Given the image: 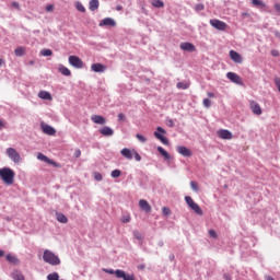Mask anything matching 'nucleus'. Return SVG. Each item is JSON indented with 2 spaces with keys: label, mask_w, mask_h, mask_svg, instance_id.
<instances>
[{
  "label": "nucleus",
  "mask_w": 280,
  "mask_h": 280,
  "mask_svg": "<svg viewBox=\"0 0 280 280\" xmlns=\"http://www.w3.org/2000/svg\"><path fill=\"white\" fill-rule=\"evenodd\" d=\"M15 173L10 167L0 168V178L3 180L4 185H14Z\"/></svg>",
  "instance_id": "f257e3e1"
},
{
  "label": "nucleus",
  "mask_w": 280,
  "mask_h": 280,
  "mask_svg": "<svg viewBox=\"0 0 280 280\" xmlns=\"http://www.w3.org/2000/svg\"><path fill=\"white\" fill-rule=\"evenodd\" d=\"M43 260L50 266H60V258L49 249L44 250Z\"/></svg>",
  "instance_id": "f03ea898"
},
{
  "label": "nucleus",
  "mask_w": 280,
  "mask_h": 280,
  "mask_svg": "<svg viewBox=\"0 0 280 280\" xmlns=\"http://www.w3.org/2000/svg\"><path fill=\"white\" fill-rule=\"evenodd\" d=\"M104 272L107 275H115L117 279H124V280H135L133 275H127L126 271L121 269H117L116 271L113 269H103Z\"/></svg>",
  "instance_id": "7ed1b4c3"
},
{
  "label": "nucleus",
  "mask_w": 280,
  "mask_h": 280,
  "mask_svg": "<svg viewBox=\"0 0 280 280\" xmlns=\"http://www.w3.org/2000/svg\"><path fill=\"white\" fill-rule=\"evenodd\" d=\"M210 25L211 27H214V30H218L219 32H226L229 30V24L218 19L210 20Z\"/></svg>",
  "instance_id": "20e7f679"
},
{
  "label": "nucleus",
  "mask_w": 280,
  "mask_h": 280,
  "mask_svg": "<svg viewBox=\"0 0 280 280\" xmlns=\"http://www.w3.org/2000/svg\"><path fill=\"white\" fill-rule=\"evenodd\" d=\"M186 200V205H188V207L197 213V215H202V209L200 208V206H198V203H196V201H194V199L190 196H186L185 197Z\"/></svg>",
  "instance_id": "39448f33"
},
{
  "label": "nucleus",
  "mask_w": 280,
  "mask_h": 280,
  "mask_svg": "<svg viewBox=\"0 0 280 280\" xmlns=\"http://www.w3.org/2000/svg\"><path fill=\"white\" fill-rule=\"evenodd\" d=\"M7 156L13 161V163H21V154L14 148H8L5 150Z\"/></svg>",
  "instance_id": "423d86ee"
},
{
  "label": "nucleus",
  "mask_w": 280,
  "mask_h": 280,
  "mask_svg": "<svg viewBox=\"0 0 280 280\" xmlns=\"http://www.w3.org/2000/svg\"><path fill=\"white\" fill-rule=\"evenodd\" d=\"M158 131L154 132V137L159 139V141H161V143H163L164 145H170V140H167V138H165V129H163L162 127H158L156 128Z\"/></svg>",
  "instance_id": "0eeeda50"
},
{
  "label": "nucleus",
  "mask_w": 280,
  "mask_h": 280,
  "mask_svg": "<svg viewBox=\"0 0 280 280\" xmlns=\"http://www.w3.org/2000/svg\"><path fill=\"white\" fill-rule=\"evenodd\" d=\"M68 60H69V65H71V67H74L75 69H82V67H84V62L78 56L72 55L69 57Z\"/></svg>",
  "instance_id": "6e6552de"
},
{
  "label": "nucleus",
  "mask_w": 280,
  "mask_h": 280,
  "mask_svg": "<svg viewBox=\"0 0 280 280\" xmlns=\"http://www.w3.org/2000/svg\"><path fill=\"white\" fill-rule=\"evenodd\" d=\"M40 128L44 135H49L50 137H54V135H56V129L45 122L40 124Z\"/></svg>",
  "instance_id": "1a4fd4ad"
},
{
  "label": "nucleus",
  "mask_w": 280,
  "mask_h": 280,
  "mask_svg": "<svg viewBox=\"0 0 280 280\" xmlns=\"http://www.w3.org/2000/svg\"><path fill=\"white\" fill-rule=\"evenodd\" d=\"M100 27H115L117 22H115L112 18H105L103 21L100 22Z\"/></svg>",
  "instance_id": "9d476101"
},
{
  "label": "nucleus",
  "mask_w": 280,
  "mask_h": 280,
  "mask_svg": "<svg viewBox=\"0 0 280 280\" xmlns=\"http://www.w3.org/2000/svg\"><path fill=\"white\" fill-rule=\"evenodd\" d=\"M226 78L228 80H231V82H234L235 84H242V77L235 72H228Z\"/></svg>",
  "instance_id": "9b49d317"
},
{
  "label": "nucleus",
  "mask_w": 280,
  "mask_h": 280,
  "mask_svg": "<svg viewBox=\"0 0 280 280\" xmlns=\"http://www.w3.org/2000/svg\"><path fill=\"white\" fill-rule=\"evenodd\" d=\"M249 108H250L252 113H254V115H261V113H262L261 106L259 105V103H257L255 101H250Z\"/></svg>",
  "instance_id": "f8f14e48"
},
{
  "label": "nucleus",
  "mask_w": 280,
  "mask_h": 280,
  "mask_svg": "<svg viewBox=\"0 0 280 280\" xmlns=\"http://www.w3.org/2000/svg\"><path fill=\"white\" fill-rule=\"evenodd\" d=\"M218 137H220V139H225V140H231L233 139V133L226 129H221L219 131H217Z\"/></svg>",
  "instance_id": "ddd939ff"
},
{
  "label": "nucleus",
  "mask_w": 280,
  "mask_h": 280,
  "mask_svg": "<svg viewBox=\"0 0 280 280\" xmlns=\"http://www.w3.org/2000/svg\"><path fill=\"white\" fill-rule=\"evenodd\" d=\"M230 58L231 60H233V62H236L237 65H242L243 62L242 55H240V52L235 50H230Z\"/></svg>",
  "instance_id": "4468645a"
},
{
  "label": "nucleus",
  "mask_w": 280,
  "mask_h": 280,
  "mask_svg": "<svg viewBox=\"0 0 280 280\" xmlns=\"http://www.w3.org/2000/svg\"><path fill=\"white\" fill-rule=\"evenodd\" d=\"M139 207L142 209V211H145V213H150L152 211V206L145 199H141L139 201Z\"/></svg>",
  "instance_id": "2eb2a0df"
},
{
  "label": "nucleus",
  "mask_w": 280,
  "mask_h": 280,
  "mask_svg": "<svg viewBox=\"0 0 280 280\" xmlns=\"http://www.w3.org/2000/svg\"><path fill=\"white\" fill-rule=\"evenodd\" d=\"M100 133L103 135V137H113L115 135V130L108 126H105L100 129Z\"/></svg>",
  "instance_id": "dca6fc26"
},
{
  "label": "nucleus",
  "mask_w": 280,
  "mask_h": 280,
  "mask_svg": "<svg viewBox=\"0 0 280 280\" xmlns=\"http://www.w3.org/2000/svg\"><path fill=\"white\" fill-rule=\"evenodd\" d=\"M91 69L94 73H104L106 71V66L102 63H94L91 66Z\"/></svg>",
  "instance_id": "f3484780"
},
{
  "label": "nucleus",
  "mask_w": 280,
  "mask_h": 280,
  "mask_svg": "<svg viewBox=\"0 0 280 280\" xmlns=\"http://www.w3.org/2000/svg\"><path fill=\"white\" fill-rule=\"evenodd\" d=\"M177 152L178 154H182V156H186V158H189L192 154L191 150L187 149V147H184V145L177 147Z\"/></svg>",
  "instance_id": "a211bd4d"
},
{
  "label": "nucleus",
  "mask_w": 280,
  "mask_h": 280,
  "mask_svg": "<svg viewBox=\"0 0 280 280\" xmlns=\"http://www.w3.org/2000/svg\"><path fill=\"white\" fill-rule=\"evenodd\" d=\"M179 47L183 51H196V46H194L191 43H182Z\"/></svg>",
  "instance_id": "6ab92c4d"
},
{
  "label": "nucleus",
  "mask_w": 280,
  "mask_h": 280,
  "mask_svg": "<svg viewBox=\"0 0 280 280\" xmlns=\"http://www.w3.org/2000/svg\"><path fill=\"white\" fill-rule=\"evenodd\" d=\"M133 152L135 150H130L128 148H125L120 151V154L125 158L128 159V161H132L133 158Z\"/></svg>",
  "instance_id": "aec40b11"
},
{
  "label": "nucleus",
  "mask_w": 280,
  "mask_h": 280,
  "mask_svg": "<svg viewBox=\"0 0 280 280\" xmlns=\"http://www.w3.org/2000/svg\"><path fill=\"white\" fill-rule=\"evenodd\" d=\"M91 119L93 124H98L101 126H104V124H106V118L100 115H92Z\"/></svg>",
  "instance_id": "412c9836"
},
{
  "label": "nucleus",
  "mask_w": 280,
  "mask_h": 280,
  "mask_svg": "<svg viewBox=\"0 0 280 280\" xmlns=\"http://www.w3.org/2000/svg\"><path fill=\"white\" fill-rule=\"evenodd\" d=\"M98 8H100V0L90 1L89 10H91V12H95V10H97Z\"/></svg>",
  "instance_id": "4be33fe9"
},
{
  "label": "nucleus",
  "mask_w": 280,
  "mask_h": 280,
  "mask_svg": "<svg viewBox=\"0 0 280 280\" xmlns=\"http://www.w3.org/2000/svg\"><path fill=\"white\" fill-rule=\"evenodd\" d=\"M38 97H39L40 100H49V101L52 100L51 94H50L49 92H47V91H40V92L38 93Z\"/></svg>",
  "instance_id": "5701e85b"
},
{
  "label": "nucleus",
  "mask_w": 280,
  "mask_h": 280,
  "mask_svg": "<svg viewBox=\"0 0 280 280\" xmlns=\"http://www.w3.org/2000/svg\"><path fill=\"white\" fill-rule=\"evenodd\" d=\"M59 73H61V75L69 77L71 75V70H69V68L61 65L59 66Z\"/></svg>",
  "instance_id": "b1692460"
},
{
  "label": "nucleus",
  "mask_w": 280,
  "mask_h": 280,
  "mask_svg": "<svg viewBox=\"0 0 280 280\" xmlns=\"http://www.w3.org/2000/svg\"><path fill=\"white\" fill-rule=\"evenodd\" d=\"M158 152H160V154H162V156L166 160L170 161L172 159V156H170V153H167L165 151V149H163V147H158Z\"/></svg>",
  "instance_id": "393cba45"
},
{
  "label": "nucleus",
  "mask_w": 280,
  "mask_h": 280,
  "mask_svg": "<svg viewBox=\"0 0 280 280\" xmlns=\"http://www.w3.org/2000/svg\"><path fill=\"white\" fill-rule=\"evenodd\" d=\"M57 220L61 223V224H67L69 222V219L67 218V215L62 214V213H57L56 214Z\"/></svg>",
  "instance_id": "a878e982"
},
{
  "label": "nucleus",
  "mask_w": 280,
  "mask_h": 280,
  "mask_svg": "<svg viewBox=\"0 0 280 280\" xmlns=\"http://www.w3.org/2000/svg\"><path fill=\"white\" fill-rule=\"evenodd\" d=\"M12 279L14 280H25V276L19 270L13 271Z\"/></svg>",
  "instance_id": "bb28decb"
},
{
  "label": "nucleus",
  "mask_w": 280,
  "mask_h": 280,
  "mask_svg": "<svg viewBox=\"0 0 280 280\" xmlns=\"http://www.w3.org/2000/svg\"><path fill=\"white\" fill-rule=\"evenodd\" d=\"M153 8H165V3L162 0H151Z\"/></svg>",
  "instance_id": "cd10ccee"
},
{
  "label": "nucleus",
  "mask_w": 280,
  "mask_h": 280,
  "mask_svg": "<svg viewBox=\"0 0 280 280\" xmlns=\"http://www.w3.org/2000/svg\"><path fill=\"white\" fill-rule=\"evenodd\" d=\"M5 259H7V261H9V264H19V258H16L13 255L8 254L5 256Z\"/></svg>",
  "instance_id": "c85d7f7f"
},
{
  "label": "nucleus",
  "mask_w": 280,
  "mask_h": 280,
  "mask_svg": "<svg viewBox=\"0 0 280 280\" xmlns=\"http://www.w3.org/2000/svg\"><path fill=\"white\" fill-rule=\"evenodd\" d=\"M15 56L21 57L25 56V47L20 46L14 50Z\"/></svg>",
  "instance_id": "c756f323"
},
{
  "label": "nucleus",
  "mask_w": 280,
  "mask_h": 280,
  "mask_svg": "<svg viewBox=\"0 0 280 280\" xmlns=\"http://www.w3.org/2000/svg\"><path fill=\"white\" fill-rule=\"evenodd\" d=\"M252 3L258 8H266V4L261 0H252Z\"/></svg>",
  "instance_id": "7c9ffc66"
},
{
  "label": "nucleus",
  "mask_w": 280,
  "mask_h": 280,
  "mask_svg": "<svg viewBox=\"0 0 280 280\" xmlns=\"http://www.w3.org/2000/svg\"><path fill=\"white\" fill-rule=\"evenodd\" d=\"M75 8L79 12H86V8H84V4L81 2H77Z\"/></svg>",
  "instance_id": "2f4dec72"
},
{
  "label": "nucleus",
  "mask_w": 280,
  "mask_h": 280,
  "mask_svg": "<svg viewBox=\"0 0 280 280\" xmlns=\"http://www.w3.org/2000/svg\"><path fill=\"white\" fill-rule=\"evenodd\" d=\"M47 279L48 280H58V279H60V276L58 275V272H52L47 276Z\"/></svg>",
  "instance_id": "473e14b6"
},
{
  "label": "nucleus",
  "mask_w": 280,
  "mask_h": 280,
  "mask_svg": "<svg viewBox=\"0 0 280 280\" xmlns=\"http://www.w3.org/2000/svg\"><path fill=\"white\" fill-rule=\"evenodd\" d=\"M177 89H182L183 91H186V89H189V83L178 82Z\"/></svg>",
  "instance_id": "72a5a7b5"
},
{
  "label": "nucleus",
  "mask_w": 280,
  "mask_h": 280,
  "mask_svg": "<svg viewBox=\"0 0 280 280\" xmlns=\"http://www.w3.org/2000/svg\"><path fill=\"white\" fill-rule=\"evenodd\" d=\"M136 138L138 139V141H140V143H145V141H148V138H145L143 135L141 133H137Z\"/></svg>",
  "instance_id": "f704fd0d"
},
{
  "label": "nucleus",
  "mask_w": 280,
  "mask_h": 280,
  "mask_svg": "<svg viewBox=\"0 0 280 280\" xmlns=\"http://www.w3.org/2000/svg\"><path fill=\"white\" fill-rule=\"evenodd\" d=\"M37 159L38 161H43L44 163H47V161H49V158H47L45 154L43 153H38L37 154Z\"/></svg>",
  "instance_id": "c9c22d12"
},
{
  "label": "nucleus",
  "mask_w": 280,
  "mask_h": 280,
  "mask_svg": "<svg viewBox=\"0 0 280 280\" xmlns=\"http://www.w3.org/2000/svg\"><path fill=\"white\" fill-rule=\"evenodd\" d=\"M40 55L42 56H52L54 51H51V49H42Z\"/></svg>",
  "instance_id": "e433bc0d"
},
{
  "label": "nucleus",
  "mask_w": 280,
  "mask_h": 280,
  "mask_svg": "<svg viewBox=\"0 0 280 280\" xmlns=\"http://www.w3.org/2000/svg\"><path fill=\"white\" fill-rule=\"evenodd\" d=\"M119 176H121V171L119 170H114L112 172V178H119Z\"/></svg>",
  "instance_id": "4c0bfd02"
},
{
  "label": "nucleus",
  "mask_w": 280,
  "mask_h": 280,
  "mask_svg": "<svg viewBox=\"0 0 280 280\" xmlns=\"http://www.w3.org/2000/svg\"><path fill=\"white\" fill-rule=\"evenodd\" d=\"M190 187L192 189V191H199V187H198V183L196 182H190Z\"/></svg>",
  "instance_id": "58836bf2"
},
{
  "label": "nucleus",
  "mask_w": 280,
  "mask_h": 280,
  "mask_svg": "<svg viewBox=\"0 0 280 280\" xmlns=\"http://www.w3.org/2000/svg\"><path fill=\"white\" fill-rule=\"evenodd\" d=\"M195 10L196 12H202V10H205V4L202 3L196 4Z\"/></svg>",
  "instance_id": "ea45409f"
},
{
  "label": "nucleus",
  "mask_w": 280,
  "mask_h": 280,
  "mask_svg": "<svg viewBox=\"0 0 280 280\" xmlns=\"http://www.w3.org/2000/svg\"><path fill=\"white\" fill-rule=\"evenodd\" d=\"M162 213H163V215H170L172 213V210H170V208H167V207H163Z\"/></svg>",
  "instance_id": "a19ab883"
},
{
  "label": "nucleus",
  "mask_w": 280,
  "mask_h": 280,
  "mask_svg": "<svg viewBox=\"0 0 280 280\" xmlns=\"http://www.w3.org/2000/svg\"><path fill=\"white\" fill-rule=\"evenodd\" d=\"M133 236L136 237V240L140 241L143 240V236L140 234L139 231H133Z\"/></svg>",
  "instance_id": "79ce46f5"
},
{
  "label": "nucleus",
  "mask_w": 280,
  "mask_h": 280,
  "mask_svg": "<svg viewBox=\"0 0 280 280\" xmlns=\"http://www.w3.org/2000/svg\"><path fill=\"white\" fill-rule=\"evenodd\" d=\"M203 106H205L206 108H211V100L205 98V100H203Z\"/></svg>",
  "instance_id": "37998d69"
},
{
  "label": "nucleus",
  "mask_w": 280,
  "mask_h": 280,
  "mask_svg": "<svg viewBox=\"0 0 280 280\" xmlns=\"http://www.w3.org/2000/svg\"><path fill=\"white\" fill-rule=\"evenodd\" d=\"M48 165H54V167H60V164L56 163L54 160H49L46 162Z\"/></svg>",
  "instance_id": "c03bdc74"
},
{
  "label": "nucleus",
  "mask_w": 280,
  "mask_h": 280,
  "mask_svg": "<svg viewBox=\"0 0 280 280\" xmlns=\"http://www.w3.org/2000/svg\"><path fill=\"white\" fill-rule=\"evenodd\" d=\"M121 222H122V224H128V222H130V215L122 217Z\"/></svg>",
  "instance_id": "a18cd8bd"
},
{
  "label": "nucleus",
  "mask_w": 280,
  "mask_h": 280,
  "mask_svg": "<svg viewBox=\"0 0 280 280\" xmlns=\"http://www.w3.org/2000/svg\"><path fill=\"white\" fill-rule=\"evenodd\" d=\"M133 156H135L136 161H138V162L141 161V155L136 150H133Z\"/></svg>",
  "instance_id": "49530a36"
},
{
  "label": "nucleus",
  "mask_w": 280,
  "mask_h": 280,
  "mask_svg": "<svg viewBox=\"0 0 280 280\" xmlns=\"http://www.w3.org/2000/svg\"><path fill=\"white\" fill-rule=\"evenodd\" d=\"M209 235H210V237H213L214 240H215V237H218V233L215 232V230H210Z\"/></svg>",
  "instance_id": "de8ad7c7"
},
{
  "label": "nucleus",
  "mask_w": 280,
  "mask_h": 280,
  "mask_svg": "<svg viewBox=\"0 0 280 280\" xmlns=\"http://www.w3.org/2000/svg\"><path fill=\"white\" fill-rule=\"evenodd\" d=\"M74 156H75V159H80V156H82V151H80V149H77L74 151Z\"/></svg>",
  "instance_id": "09e8293b"
},
{
  "label": "nucleus",
  "mask_w": 280,
  "mask_h": 280,
  "mask_svg": "<svg viewBox=\"0 0 280 280\" xmlns=\"http://www.w3.org/2000/svg\"><path fill=\"white\" fill-rule=\"evenodd\" d=\"M94 178H95V180H102V174L98 173V172H95L94 173Z\"/></svg>",
  "instance_id": "8fccbe9b"
},
{
  "label": "nucleus",
  "mask_w": 280,
  "mask_h": 280,
  "mask_svg": "<svg viewBox=\"0 0 280 280\" xmlns=\"http://www.w3.org/2000/svg\"><path fill=\"white\" fill-rule=\"evenodd\" d=\"M118 121H126V115L124 114H118Z\"/></svg>",
  "instance_id": "3c124183"
},
{
  "label": "nucleus",
  "mask_w": 280,
  "mask_h": 280,
  "mask_svg": "<svg viewBox=\"0 0 280 280\" xmlns=\"http://www.w3.org/2000/svg\"><path fill=\"white\" fill-rule=\"evenodd\" d=\"M11 5L12 8H15V10H21V5L19 4V2H12Z\"/></svg>",
  "instance_id": "603ef678"
},
{
  "label": "nucleus",
  "mask_w": 280,
  "mask_h": 280,
  "mask_svg": "<svg viewBox=\"0 0 280 280\" xmlns=\"http://www.w3.org/2000/svg\"><path fill=\"white\" fill-rule=\"evenodd\" d=\"M166 126H168V128H174V120L168 119V120L166 121Z\"/></svg>",
  "instance_id": "864d4df0"
},
{
  "label": "nucleus",
  "mask_w": 280,
  "mask_h": 280,
  "mask_svg": "<svg viewBox=\"0 0 280 280\" xmlns=\"http://www.w3.org/2000/svg\"><path fill=\"white\" fill-rule=\"evenodd\" d=\"M46 11H47V12H52V11H54V5H52V4H48V5L46 7Z\"/></svg>",
  "instance_id": "5fc2aeb1"
},
{
  "label": "nucleus",
  "mask_w": 280,
  "mask_h": 280,
  "mask_svg": "<svg viewBox=\"0 0 280 280\" xmlns=\"http://www.w3.org/2000/svg\"><path fill=\"white\" fill-rule=\"evenodd\" d=\"M271 56L278 57L279 56V50H271Z\"/></svg>",
  "instance_id": "6e6d98bb"
},
{
  "label": "nucleus",
  "mask_w": 280,
  "mask_h": 280,
  "mask_svg": "<svg viewBox=\"0 0 280 280\" xmlns=\"http://www.w3.org/2000/svg\"><path fill=\"white\" fill-rule=\"evenodd\" d=\"M275 10H276L277 12H280V4H279V3H276V4H275Z\"/></svg>",
  "instance_id": "4d7b16f0"
},
{
  "label": "nucleus",
  "mask_w": 280,
  "mask_h": 280,
  "mask_svg": "<svg viewBox=\"0 0 280 280\" xmlns=\"http://www.w3.org/2000/svg\"><path fill=\"white\" fill-rule=\"evenodd\" d=\"M207 95L208 97H215V94L213 92H208Z\"/></svg>",
  "instance_id": "13d9d810"
},
{
  "label": "nucleus",
  "mask_w": 280,
  "mask_h": 280,
  "mask_svg": "<svg viewBox=\"0 0 280 280\" xmlns=\"http://www.w3.org/2000/svg\"><path fill=\"white\" fill-rule=\"evenodd\" d=\"M1 128H5V122H3V120H0V129Z\"/></svg>",
  "instance_id": "bf43d9fd"
},
{
  "label": "nucleus",
  "mask_w": 280,
  "mask_h": 280,
  "mask_svg": "<svg viewBox=\"0 0 280 280\" xmlns=\"http://www.w3.org/2000/svg\"><path fill=\"white\" fill-rule=\"evenodd\" d=\"M3 65H5V61H3V59L0 58V67H3Z\"/></svg>",
  "instance_id": "052dcab7"
},
{
  "label": "nucleus",
  "mask_w": 280,
  "mask_h": 280,
  "mask_svg": "<svg viewBox=\"0 0 280 280\" xmlns=\"http://www.w3.org/2000/svg\"><path fill=\"white\" fill-rule=\"evenodd\" d=\"M5 255V252H3L2 249H0V257H3Z\"/></svg>",
  "instance_id": "680f3d73"
},
{
  "label": "nucleus",
  "mask_w": 280,
  "mask_h": 280,
  "mask_svg": "<svg viewBox=\"0 0 280 280\" xmlns=\"http://www.w3.org/2000/svg\"><path fill=\"white\" fill-rule=\"evenodd\" d=\"M242 16L246 18L249 16V14L247 12L242 13Z\"/></svg>",
  "instance_id": "e2e57ef3"
},
{
  "label": "nucleus",
  "mask_w": 280,
  "mask_h": 280,
  "mask_svg": "<svg viewBox=\"0 0 280 280\" xmlns=\"http://www.w3.org/2000/svg\"><path fill=\"white\" fill-rule=\"evenodd\" d=\"M224 279H225V280H231V276H226V275H225V276H224Z\"/></svg>",
  "instance_id": "0e129e2a"
},
{
  "label": "nucleus",
  "mask_w": 280,
  "mask_h": 280,
  "mask_svg": "<svg viewBox=\"0 0 280 280\" xmlns=\"http://www.w3.org/2000/svg\"><path fill=\"white\" fill-rule=\"evenodd\" d=\"M116 10L120 11V10H122V7L119 5V7L116 8Z\"/></svg>",
  "instance_id": "69168bd1"
},
{
  "label": "nucleus",
  "mask_w": 280,
  "mask_h": 280,
  "mask_svg": "<svg viewBox=\"0 0 280 280\" xmlns=\"http://www.w3.org/2000/svg\"><path fill=\"white\" fill-rule=\"evenodd\" d=\"M267 280H275L272 277L267 278Z\"/></svg>",
  "instance_id": "338daca9"
},
{
  "label": "nucleus",
  "mask_w": 280,
  "mask_h": 280,
  "mask_svg": "<svg viewBox=\"0 0 280 280\" xmlns=\"http://www.w3.org/2000/svg\"><path fill=\"white\" fill-rule=\"evenodd\" d=\"M276 36H280L279 32H276Z\"/></svg>",
  "instance_id": "774afa93"
}]
</instances>
